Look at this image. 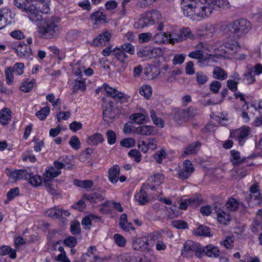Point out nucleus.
<instances>
[{
	"label": "nucleus",
	"instance_id": "63",
	"mask_svg": "<svg viewBox=\"0 0 262 262\" xmlns=\"http://www.w3.org/2000/svg\"><path fill=\"white\" fill-rule=\"evenodd\" d=\"M185 59V55L184 54H176L172 59V63L174 65L181 64L183 63Z\"/></svg>",
	"mask_w": 262,
	"mask_h": 262
},
{
	"label": "nucleus",
	"instance_id": "11",
	"mask_svg": "<svg viewBox=\"0 0 262 262\" xmlns=\"http://www.w3.org/2000/svg\"><path fill=\"white\" fill-rule=\"evenodd\" d=\"M15 50L18 56L19 57H29L32 54V50L31 48L26 45L18 42L15 45Z\"/></svg>",
	"mask_w": 262,
	"mask_h": 262
},
{
	"label": "nucleus",
	"instance_id": "61",
	"mask_svg": "<svg viewBox=\"0 0 262 262\" xmlns=\"http://www.w3.org/2000/svg\"><path fill=\"white\" fill-rule=\"evenodd\" d=\"M187 201L189 204V205L192 206L193 207H197L200 205L202 200L199 196H196L191 197L187 199Z\"/></svg>",
	"mask_w": 262,
	"mask_h": 262
},
{
	"label": "nucleus",
	"instance_id": "3",
	"mask_svg": "<svg viewBox=\"0 0 262 262\" xmlns=\"http://www.w3.org/2000/svg\"><path fill=\"white\" fill-rule=\"evenodd\" d=\"M251 28L250 22L247 19L241 18L222 26V33L228 38H239L248 33Z\"/></svg>",
	"mask_w": 262,
	"mask_h": 262
},
{
	"label": "nucleus",
	"instance_id": "16",
	"mask_svg": "<svg viewBox=\"0 0 262 262\" xmlns=\"http://www.w3.org/2000/svg\"><path fill=\"white\" fill-rule=\"evenodd\" d=\"M172 119L179 125L183 124L186 120V116L184 110L175 108L172 112Z\"/></svg>",
	"mask_w": 262,
	"mask_h": 262
},
{
	"label": "nucleus",
	"instance_id": "5",
	"mask_svg": "<svg viewBox=\"0 0 262 262\" xmlns=\"http://www.w3.org/2000/svg\"><path fill=\"white\" fill-rule=\"evenodd\" d=\"M250 130L248 126H244L230 132L229 138L235 139L240 146H243L249 138Z\"/></svg>",
	"mask_w": 262,
	"mask_h": 262
},
{
	"label": "nucleus",
	"instance_id": "49",
	"mask_svg": "<svg viewBox=\"0 0 262 262\" xmlns=\"http://www.w3.org/2000/svg\"><path fill=\"white\" fill-rule=\"evenodd\" d=\"M50 108L49 106H46L42 108L40 111H37L36 116L40 120H43L49 114Z\"/></svg>",
	"mask_w": 262,
	"mask_h": 262
},
{
	"label": "nucleus",
	"instance_id": "18",
	"mask_svg": "<svg viewBox=\"0 0 262 262\" xmlns=\"http://www.w3.org/2000/svg\"><path fill=\"white\" fill-rule=\"evenodd\" d=\"M201 143L199 141L193 142L189 144L184 150L181 157L184 158L186 155L195 154L200 149Z\"/></svg>",
	"mask_w": 262,
	"mask_h": 262
},
{
	"label": "nucleus",
	"instance_id": "12",
	"mask_svg": "<svg viewBox=\"0 0 262 262\" xmlns=\"http://www.w3.org/2000/svg\"><path fill=\"white\" fill-rule=\"evenodd\" d=\"M132 246L134 250L142 251L148 248L149 243L145 237H137L134 238Z\"/></svg>",
	"mask_w": 262,
	"mask_h": 262
},
{
	"label": "nucleus",
	"instance_id": "53",
	"mask_svg": "<svg viewBox=\"0 0 262 262\" xmlns=\"http://www.w3.org/2000/svg\"><path fill=\"white\" fill-rule=\"evenodd\" d=\"M151 88L149 85H144L140 88L139 93L142 96L148 99L151 96Z\"/></svg>",
	"mask_w": 262,
	"mask_h": 262
},
{
	"label": "nucleus",
	"instance_id": "41",
	"mask_svg": "<svg viewBox=\"0 0 262 262\" xmlns=\"http://www.w3.org/2000/svg\"><path fill=\"white\" fill-rule=\"evenodd\" d=\"M147 116V114L144 113H135L130 116V118L136 123L142 124Z\"/></svg>",
	"mask_w": 262,
	"mask_h": 262
},
{
	"label": "nucleus",
	"instance_id": "29",
	"mask_svg": "<svg viewBox=\"0 0 262 262\" xmlns=\"http://www.w3.org/2000/svg\"><path fill=\"white\" fill-rule=\"evenodd\" d=\"M160 50L158 48L146 49H144L141 52V57L151 59L157 56L159 53Z\"/></svg>",
	"mask_w": 262,
	"mask_h": 262
},
{
	"label": "nucleus",
	"instance_id": "23",
	"mask_svg": "<svg viewBox=\"0 0 262 262\" xmlns=\"http://www.w3.org/2000/svg\"><path fill=\"white\" fill-rule=\"evenodd\" d=\"M82 198L93 203L101 202L104 199V197L102 195L96 192L91 194L84 193L83 195Z\"/></svg>",
	"mask_w": 262,
	"mask_h": 262
},
{
	"label": "nucleus",
	"instance_id": "55",
	"mask_svg": "<svg viewBox=\"0 0 262 262\" xmlns=\"http://www.w3.org/2000/svg\"><path fill=\"white\" fill-rule=\"evenodd\" d=\"M171 225L173 227L179 229H185L188 228L187 222L181 220H175L172 222Z\"/></svg>",
	"mask_w": 262,
	"mask_h": 262
},
{
	"label": "nucleus",
	"instance_id": "48",
	"mask_svg": "<svg viewBox=\"0 0 262 262\" xmlns=\"http://www.w3.org/2000/svg\"><path fill=\"white\" fill-rule=\"evenodd\" d=\"M196 80L199 85L205 84L208 80L207 75L202 71L197 72L195 74Z\"/></svg>",
	"mask_w": 262,
	"mask_h": 262
},
{
	"label": "nucleus",
	"instance_id": "57",
	"mask_svg": "<svg viewBox=\"0 0 262 262\" xmlns=\"http://www.w3.org/2000/svg\"><path fill=\"white\" fill-rule=\"evenodd\" d=\"M166 152L165 150L162 149L156 152L154 155V158L158 163H161L162 160L166 158Z\"/></svg>",
	"mask_w": 262,
	"mask_h": 262
},
{
	"label": "nucleus",
	"instance_id": "27",
	"mask_svg": "<svg viewBox=\"0 0 262 262\" xmlns=\"http://www.w3.org/2000/svg\"><path fill=\"white\" fill-rule=\"evenodd\" d=\"M230 153V160L234 165L242 164L246 160V158L241 157L239 152L236 150H231Z\"/></svg>",
	"mask_w": 262,
	"mask_h": 262
},
{
	"label": "nucleus",
	"instance_id": "26",
	"mask_svg": "<svg viewBox=\"0 0 262 262\" xmlns=\"http://www.w3.org/2000/svg\"><path fill=\"white\" fill-rule=\"evenodd\" d=\"M11 112L10 109L3 108L1 111L0 122L3 125L7 124L11 120Z\"/></svg>",
	"mask_w": 262,
	"mask_h": 262
},
{
	"label": "nucleus",
	"instance_id": "39",
	"mask_svg": "<svg viewBox=\"0 0 262 262\" xmlns=\"http://www.w3.org/2000/svg\"><path fill=\"white\" fill-rule=\"evenodd\" d=\"M73 89V93L77 92L78 90L85 91L86 90V85L84 79L81 78L80 79H76L74 81Z\"/></svg>",
	"mask_w": 262,
	"mask_h": 262
},
{
	"label": "nucleus",
	"instance_id": "52",
	"mask_svg": "<svg viewBox=\"0 0 262 262\" xmlns=\"http://www.w3.org/2000/svg\"><path fill=\"white\" fill-rule=\"evenodd\" d=\"M167 211L168 212V217L170 219H173L180 214L179 208L174 205H172L171 206L167 207Z\"/></svg>",
	"mask_w": 262,
	"mask_h": 262
},
{
	"label": "nucleus",
	"instance_id": "46",
	"mask_svg": "<svg viewBox=\"0 0 262 262\" xmlns=\"http://www.w3.org/2000/svg\"><path fill=\"white\" fill-rule=\"evenodd\" d=\"M61 212V209L54 207L48 209L46 213L49 216L60 219L62 217V213Z\"/></svg>",
	"mask_w": 262,
	"mask_h": 262
},
{
	"label": "nucleus",
	"instance_id": "47",
	"mask_svg": "<svg viewBox=\"0 0 262 262\" xmlns=\"http://www.w3.org/2000/svg\"><path fill=\"white\" fill-rule=\"evenodd\" d=\"M184 3L186 4V5L184 6V14H187V16H191L192 14H191V12H193L194 13V4H193V8H191L190 7H189V4L190 3L193 4V1L195 2V4L197 3H199V0H188V2H184L183 0H182Z\"/></svg>",
	"mask_w": 262,
	"mask_h": 262
},
{
	"label": "nucleus",
	"instance_id": "54",
	"mask_svg": "<svg viewBox=\"0 0 262 262\" xmlns=\"http://www.w3.org/2000/svg\"><path fill=\"white\" fill-rule=\"evenodd\" d=\"M114 239L116 244L120 247H123L125 246L126 241L125 238L121 234L116 233L114 235Z\"/></svg>",
	"mask_w": 262,
	"mask_h": 262
},
{
	"label": "nucleus",
	"instance_id": "4",
	"mask_svg": "<svg viewBox=\"0 0 262 262\" xmlns=\"http://www.w3.org/2000/svg\"><path fill=\"white\" fill-rule=\"evenodd\" d=\"M195 254L198 257L202 256V247L192 241H187L184 244L182 255L184 257H192Z\"/></svg>",
	"mask_w": 262,
	"mask_h": 262
},
{
	"label": "nucleus",
	"instance_id": "22",
	"mask_svg": "<svg viewBox=\"0 0 262 262\" xmlns=\"http://www.w3.org/2000/svg\"><path fill=\"white\" fill-rule=\"evenodd\" d=\"M135 133L139 135L150 136L154 134L155 127L149 125H142L135 129Z\"/></svg>",
	"mask_w": 262,
	"mask_h": 262
},
{
	"label": "nucleus",
	"instance_id": "17",
	"mask_svg": "<svg viewBox=\"0 0 262 262\" xmlns=\"http://www.w3.org/2000/svg\"><path fill=\"white\" fill-rule=\"evenodd\" d=\"M111 36V34L109 32L104 31L94 40L93 44L95 46H104L110 41Z\"/></svg>",
	"mask_w": 262,
	"mask_h": 262
},
{
	"label": "nucleus",
	"instance_id": "34",
	"mask_svg": "<svg viewBox=\"0 0 262 262\" xmlns=\"http://www.w3.org/2000/svg\"><path fill=\"white\" fill-rule=\"evenodd\" d=\"M91 18L92 20L95 21V24L100 22L106 23V15L99 11L92 13L91 15Z\"/></svg>",
	"mask_w": 262,
	"mask_h": 262
},
{
	"label": "nucleus",
	"instance_id": "40",
	"mask_svg": "<svg viewBox=\"0 0 262 262\" xmlns=\"http://www.w3.org/2000/svg\"><path fill=\"white\" fill-rule=\"evenodd\" d=\"M118 47L127 55H132L135 52V47L130 43H124Z\"/></svg>",
	"mask_w": 262,
	"mask_h": 262
},
{
	"label": "nucleus",
	"instance_id": "6",
	"mask_svg": "<svg viewBox=\"0 0 262 262\" xmlns=\"http://www.w3.org/2000/svg\"><path fill=\"white\" fill-rule=\"evenodd\" d=\"M113 56L121 66L119 71H123L128 64L127 59L129 57L128 55L119 47H116L114 48Z\"/></svg>",
	"mask_w": 262,
	"mask_h": 262
},
{
	"label": "nucleus",
	"instance_id": "31",
	"mask_svg": "<svg viewBox=\"0 0 262 262\" xmlns=\"http://www.w3.org/2000/svg\"><path fill=\"white\" fill-rule=\"evenodd\" d=\"M254 76L255 75L253 74V70L248 68L246 72L244 74L243 81L247 84L253 83L255 81Z\"/></svg>",
	"mask_w": 262,
	"mask_h": 262
},
{
	"label": "nucleus",
	"instance_id": "20",
	"mask_svg": "<svg viewBox=\"0 0 262 262\" xmlns=\"http://www.w3.org/2000/svg\"><path fill=\"white\" fill-rule=\"evenodd\" d=\"M103 88L107 94L116 100H119L123 97L124 95L122 93L119 92L116 89L109 86L107 84H104Z\"/></svg>",
	"mask_w": 262,
	"mask_h": 262
},
{
	"label": "nucleus",
	"instance_id": "36",
	"mask_svg": "<svg viewBox=\"0 0 262 262\" xmlns=\"http://www.w3.org/2000/svg\"><path fill=\"white\" fill-rule=\"evenodd\" d=\"M239 206V203L234 198H230L226 203V207L228 210L235 211Z\"/></svg>",
	"mask_w": 262,
	"mask_h": 262
},
{
	"label": "nucleus",
	"instance_id": "28",
	"mask_svg": "<svg viewBox=\"0 0 262 262\" xmlns=\"http://www.w3.org/2000/svg\"><path fill=\"white\" fill-rule=\"evenodd\" d=\"M212 74L214 78L220 80H223L227 78V72L219 67L214 68Z\"/></svg>",
	"mask_w": 262,
	"mask_h": 262
},
{
	"label": "nucleus",
	"instance_id": "25",
	"mask_svg": "<svg viewBox=\"0 0 262 262\" xmlns=\"http://www.w3.org/2000/svg\"><path fill=\"white\" fill-rule=\"evenodd\" d=\"M152 40L156 43H168L167 34L164 32H159L155 34L152 38Z\"/></svg>",
	"mask_w": 262,
	"mask_h": 262
},
{
	"label": "nucleus",
	"instance_id": "43",
	"mask_svg": "<svg viewBox=\"0 0 262 262\" xmlns=\"http://www.w3.org/2000/svg\"><path fill=\"white\" fill-rule=\"evenodd\" d=\"M1 255H9L10 257L12 259H14L16 257V251L15 250H12L8 246L2 247Z\"/></svg>",
	"mask_w": 262,
	"mask_h": 262
},
{
	"label": "nucleus",
	"instance_id": "59",
	"mask_svg": "<svg viewBox=\"0 0 262 262\" xmlns=\"http://www.w3.org/2000/svg\"><path fill=\"white\" fill-rule=\"evenodd\" d=\"M106 137L108 143L110 145L114 144L116 141V136L115 133L112 130H108L106 132Z\"/></svg>",
	"mask_w": 262,
	"mask_h": 262
},
{
	"label": "nucleus",
	"instance_id": "56",
	"mask_svg": "<svg viewBox=\"0 0 262 262\" xmlns=\"http://www.w3.org/2000/svg\"><path fill=\"white\" fill-rule=\"evenodd\" d=\"M136 142L134 139L132 138H127L122 140L120 144L123 147L130 148L135 145Z\"/></svg>",
	"mask_w": 262,
	"mask_h": 262
},
{
	"label": "nucleus",
	"instance_id": "9",
	"mask_svg": "<svg viewBox=\"0 0 262 262\" xmlns=\"http://www.w3.org/2000/svg\"><path fill=\"white\" fill-rule=\"evenodd\" d=\"M164 180V177L161 173L158 172L150 176L148 179V184L145 185L146 189L154 190L156 186H159Z\"/></svg>",
	"mask_w": 262,
	"mask_h": 262
},
{
	"label": "nucleus",
	"instance_id": "32",
	"mask_svg": "<svg viewBox=\"0 0 262 262\" xmlns=\"http://www.w3.org/2000/svg\"><path fill=\"white\" fill-rule=\"evenodd\" d=\"M103 141V138L101 134L96 133L89 137L87 142L92 145H97Z\"/></svg>",
	"mask_w": 262,
	"mask_h": 262
},
{
	"label": "nucleus",
	"instance_id": "7",
	"mask_svg": "<svg viewBox=\"0 0 262 262\" xmlns=\"http://www.w3.org/2000/svg\"><path fill=\"white\" fill-rule=\"evenodd\" d=\"M214 210L217 215V220L221 224H225L227 222L231 221V217L229 213L225 211L224 206L220 203H216Z\"/></svg>",
	"mask_w": 262,
	"mask_h": 262
},
{
	"label": "nucleus",
	"instance_id": "30",
	"mask_svg": "<svg viewBox=\"0 0 262 262\" xmlns=\"http://www.w3.org/2000/svg\"><path fill=\"white\" fill-rule=\"evenodd\" d=\"M135 198L140 205L145 204L148 201L147 194L142 187L140 189V192H138L135 195Z\"/></svg>",
	"mask_w": 262,
	"mask_h": 262
},
{
	"label": "nucleus",
	"instance_id": "45",
	"mask_svg": "<svg viewBox=\"0 0 262 262\" xmlns=\"http://www.w3.org/2000/svg\"><path fill=\"white\" fill-rule=\"evenodd\" d=\"M9 68L13 73L16 75H20L24 73V64L21 62H17L13 67Z\"/></svg>",
	"mask_w": 262,
	"mask_h": 262
},
{
	"label": "nucleus",
	"instance_id": "44",
	"mask_svg": "<svg viewBox=\"0 0 262 262\" xmlns=\"http://www.w3.org/2000/svg\"><path fill=\"white\" fill-rule=\"evenodd\" d=\"M83 262H100L103 261L102 258L95 255L93 252L87 253L84 257Z\"/></svg>",
	"mask_w": 262,
	"mask_h": 262
},
{
	"label": "nucleus",
	"instance_id": "2",
	"mask_svg": "<svg viewBox=\"0 0 262 262\" xmlns=\"http://www.w3.org/2000/svg\"><path fill=\"white\" fill-rule=\"evenodd\" d=\"M188 2V0H183ZM189 4V7L193 8L194 4V13L202 17H208L211 15L213 10H217L219 8H226L229 6L228 0H199V3Z\"/></svg>",
	"mask_w": 262,
	"mask_h": 262
},
{
	"label": "nucleus",
	"instance_id": "42",
	"mask_svg": "<svg viewBox=\"0 0 262 262\" xmlns=\"http://www.w3.org/2000/svg\"><path fill=\"white\" fill-rule=\"evenodd\" d=\"M118 262H136V256L130 254H123L117 257Z\"/></svg>",
	"mask_w": 262,
	"mask_h": 262
},
{
	"label": "nucleus",
	"instance_id": "13",
	"mask_svg": "<svg viewBox=\"0 0 262 262\" xmlns=\"http://www.w3.org/2000/svg\"><path fill=\"white\" fill-rule=\"evenodd\" d=\"M61 173L60 170H56L55 168L52 167L46 171L43 174V181L46 187H49L51 180Z\"/></svg>",
	"mask_w": 262,
	"mask_h": 262
},
{
	"label": "nucleus",
	"instance_id": "37",
	"mask_svg": "<svg viewBox=\"0 0 262 262\" xmlns=\"http://www.w3.org/2000/svg\"><path fill=\"white\" fill-rule=\"evenodd\" d=\"M74 184L77 186L88 189L91 188L94 185V183L92 180H75Z\"/></svg>",
	"mask_w": 262,
	"mask_h": 262
},
{
	"label": "nucleus",
	"instance_id": "51",
	"mask_svg": "<svg viewBox=\"0 0 262 262\" xmlns=\"http://www.w3.org/2000/svg\"><path fill=\"white\" fill-rule=\"evenodd\" d=\"M28 179H29V182L30 184L32 186H38L42 182L41 178L39 176L35 175L32 176V174L29 172Z\"/></svg>",
	"mask_w": 262,
	"mask_h": 262
},
{
	"label": "nucleus",
	"instance_id": "14",
	"mask_svg": "<svg viewBox=\"0 0 262 262\" xmlns=\"http://www.w3.org/2000/svg\"><path fill=\"white\" fill-rule=\"evenodd\" d=\"M221 47L225 53L231 55L235 53L240 49L237 42L234 40L226 42Z\"/></svg>",
	"mask_w": 262,
	"mask_h": 262
},
{
	"label": "nucleus",
	"instance_id": "62",
	"mask_svg": "<svg viewBox=\"0 0 262 262\" xmlns=\"http://www.w3.org/2000/svg\"><path fill=\"white\" fill-rule=\"evenodd\" d=\"M222 84L220 82L216 80L213 81L210 84V90L211 92L214 93H217L219 92L220 88H221Z\"/></svg>",
	"mask_w": 262,
	"mask_h": 262
},
{
	"label": "nucleus",
	"instance_id": "1",
	"mask_svg": "<svg viewBox=\"0 0 262 262\" xmlns=\"http://www.w3.org/2000/svg\"><path fill=\"white\" fill-rule=\"evenodd\" d=\"M33 12L29 13V19L35 23L38 29L41 38L46 39L55 38L60 33V27L56 24L52 18L47 16L46 14L50 10L47 5H43V8L38 11L32 9Z\"/></svg>",
	"mask_w": 262,
	"mask_h": 262
},
{
	"label": "nucleus",
	"instance_id": "10",
	"mask_svg": "<svg viewBox=\"0 0 262 262\" xmlns=\"http://www.w3.org/2000/svg\"><path fill=\"white\" fill-rule=\"evenodd\" d=\"M15 6L21 10L22 12L25 13V15L29 18V13L33 12L32 9L34 8L35 11H38L36 7L34 5H30L29 4L28 0H14Z\"/></svg>",
	"mask_w": 262,
	"mask_h": 262
},
{
	"label": "nucleus",
	"instance_id": "19",
	"mask_svg": "<svg viewBox=\"0 0 262 262\" xmlns=\"http://www.w3.org/2000/svg\"><path fill=\"white\" fill-rule=\"evenodd\" d=\"M120 171V167L117 165H114L108 169V179L111 183L115 184L118 182Z\"/></svg>",
	"mask_w": 262,
	"mask_h": 262
},
{
	"label": "nucleus",
	"instance_id": "60",
	"mask_svg": "<svg viewBox=\"0 0 262 262\" xmlns=\"http://www.w3.org/2000/svg\"><path fill=\"white\" fill-rule=\"evenodd\" d=\"M184 111L185 112L186 118L193 117L195 116L199 115L200 114L199 110L193 107H189L187 110H184Z\"/></svg>",
	"mask_w": 262,
	"mask_h": 262
},
{
	"label": "nucleus",
	"instance_id": "38",
	"mask_svg": "<svg viewBox=\"0 0 262 262\" xmlns=\"http://www.w3.org/2000/svg\"><path fill=\"white\" fill-rule=\"evenodd\" d=\"M194 234L200 236H211L209 228L203 225L199 226L197 229L194 230Z\"/></svg>",
	"mask_w": 262,
	"mask_h": 262
},
{
	"label": "nucleus",
	"instance_id": "15",
	"mask_svg": "<svg viewBox=\"0 0 262 262\" xmlns=\"http://www.w3.org/2000/svg\"><path fill=\"white\" fill-rule=\"evenodd\" d=\"M214 32L215 29L211 25L206 24L198 30V34L200 36L206 37L209 38L212 36Z\"/></svg>",
	"mask_w": 262,
	"mask_h": 262
},
{
	"label": "nucleus",
	"instance_id": "58",
	"mask_svg": "<svg viewBox=\"0 0 262 262\" xmlns=\"http://www.w3.org/2000/svg\"><path fill=\"white\" fill-rule=\"evenodd\" d=\"M69 144L73 149L76 150L78 149L80 146V142L76 136H73L71 138Z\"/></svg>",
	"mask_w": 262,
	"mask_h": 262
},
{
	"label": "nucleus",
	"instance_id": "64",
	"mask_svg": "<svg viewBox=\"0 0 262 262\" xmlns=\"http://www.w3.org/2000/svg\"><path fill=\"white\" fill-rule=\"evenodd\" d=\"M19 189L18 187L11 189L7 194V199L10 200H12L16 196L19 195Z\"/></svg>",
	"mask_w": 262,
	"mask_h": 262
},
{
	"label": "nucleus",
	"instance_id": "50",
	"mask_svg": "<svg viewBox=\"0 0 262 262\" xmlns=\"http://www.w3.org/2000/svg\"><path fill=\"white\" fill-rule=\"evenodd\" d=\"M35 81L34 79H32L31 81L23 82L20 88L21 91L26 93L29 92L33 88Z\"/></svg>",
	"mask_w": 262,
	"mask_h": 262
},
{
	"label": "nucleus",
	"instance_id": "21",
	"mask_svg": "<svg viewBox=\"0 0 262 262\" xmlns=\"http://www.w3.org/2000/svg\"><path fill=\"white\" fill-rule=\"evenodd\" d=\"M204 253L210 257H216L219 255L220 251L217 247L210 245L202 248V256Z\"/></svg>",
	"mask_w": 262,
	"mask_h": 262
},
{
	"label": "nucleus",
	"instance_id": "35",
	"mask_svg": "<svg viewBox=\"0 0 262 262\" xmlns=\"http://www.w3.org/2000/svg\"><path fill=\"white\" fill-rule=\"evenodd\" d=\"M103 119L107 122H111L115 117V113L113 108L107 107L103 111Z\"/></svg>",
	"mask_w": 262,
	"mask_h": 262
},
{
	"label": "nucleus",
	"instance_id": "24",
	"mask_svg": "<svg viewBox=\"0 0 262 262\" xmlns=\"http://www.w3.org/2000/svg\"><path fill=\"white\" fill-rule=\"evenodd\" d=\"M150 22L148 18H147V15L145 12L141 15L138 20L135 23L134 26L137 29L143 28L147 26L151 25Z\"/></svg>",
	"mask_w": 262,
	"mask_h": 262
},
{
	"label": "nucleus",
	"instance_id": "8",
	"mask_svg": "<svg viewBox=\"0 0 262 262\" xmlns=\"http://www.w3.org/2000/svg\"><path fill=\"white\" fill-rule=\"evenodd\" d=\"M6 173L9 177V181L12 183L21 179H27L29 176L28 171L24 169L12 171L10 169H7Z\"/></svg>",
	"mask_w": 262,
	"mask_h": 262
},
{
	"label": "nucleus",
	"instance_id": "33",
	"mask_svg": "<svg viewBox=\"0 0 262 262\" xmlns=\"http://www.w3.org/2000/svg\"><path fill=\"white\" fill-rule=\"evenodd\" d=\"M147 15V18L149 19L150 25H154L157 21L161 19V15L160 12L157 10H152L146 12Z\"/></svg>",
	"mask_w": 262,
	"mask_h": 262
}]
</instances>
